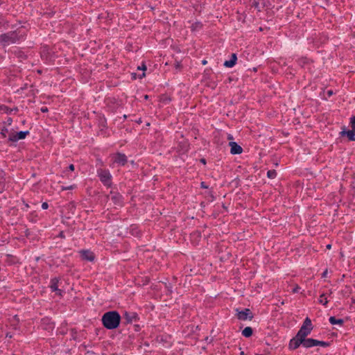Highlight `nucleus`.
Masks as SVG:
<instances>
[{
    "label": "nucleus",
    "instance_id": "1",
    "mask_svg": "<svg viewBox=\"0 0 355 355\" xmlns=\"http://www.w3.org/2000/svg\"><path fill=\"white\" fill-rule=\"evenodd\" d=\"M121 321V316L116 311H108L102 317L103 326L107 329H114L119 327Z\"/></svg>",
    "mask_w": 355,
    "mask_h": 355
},
{
    "label": "nucleus",
    "instance_id": "2",
    "mask_svg": "<svg viewBox=\"0 0 355 355\" xmlns=\"http://www.w3.org/2000/svg\"><path fill=\"white\" fill-rule=\"evenodd\" d=\"M24 39V35L20 31H11L0 35V44L8 46L17 43Z\"/></svg>",
    "mask_w": 355,
    "mask_h": 355
},
{
    "label": "nucleus",
    "instance_id": "3",
    "mask_svg": "<svg viewBox=\"0 0 355 355\" xmlns=\"http://www.w3.org/2000/svg\"><path fill=\"white\" fill-rule=\"evenodd\" d=\"M312 329L311 320L309 318H306L296 336L303 340L311 334Z\"/></svg>",
    "mask_w": 355,
    "mask_h": 355
},
{
    "label": "nucleus",
    "instance_id": "4",
    "mask_svg": "<svg viewBox=\"0 0 355 355\" xmlns=\"http://www.w3.org/2000/svg\"><path fill=\"white\" fill-rule=\"evenodd\" d=\"M98 175L101 180V181L103 183V184L106 187H110L112 182L111 178L112 175L109 171L101 169L98 171Z\"/></svg>",
    "mask_w": 355,
    "mask_h": 355
},
{
    "label": "nucleus",
    "instance_id": "5",
    "mask_svg": "<svg viewBox=\"0 0 355 355\" xmlns=\"http://www.w3.org/2000/svg\"><path fill=\"white\" fill-rule=\"evenodd\" d=\"M110 158L112 164H116L120 166H123L127 162V157L125 155L120 153L112 155Z\"/></svg>",
    "mask_w": 355,
    "mask_h": 355
},
{
    "label": "nucleus",
    "instance_id": "6",
    "mask_svg": "<svg viewBox=\"0 0 355 355\" xmlns=\"http://www.w3.org/2000/svg\"><path fill=\"white\" fill-rule=\"evenodd\" d=\"M29 131H20L18 132H12L9 135V140L11 141H17L24 139L29 135Z\"/></svg>",
    "mask_w": 355,
    "mask_h": 355
},
{
    "label": "nucleus",
    "instance_id": "7",
    "mask_svg": "<svg viewBox=\"0 0 355 355\" xmlns=\"http://www.w3.org/2000/svg\"><path fill=\"white\" fill-rule=\"evenodd\" d=\"M83 259L93 261L95 259L94 254L89 250H83L79 252Z\"/></svg>",
    "mask_w": 355,
    "mask_h": 355
},
{
    "label": "nucleus",
    "instance_id": "8",
    "mask_svg": "<svg viewBox=\"0 0 355 355\" xmlns=\"http://www.w3.org/2000/svg\"><path fill=\"white\" fill-rule=\"evenodd\" d=\"M237 317L239 320H246L247 319H252V315L249 309H245L244 310L238 312Z\"/></svg>",
    "mask_w": 355,
    "mask_h": 355
},
{
    "label": "nucleus",
    "instance_id": "9",
    "mask_svg": "<svg viewBox=\"0 0 355 355\" xmlns=\"http://www.w3.org/2000/svg\"><path fill=\"white\" fill-rule=\"evenodd\" d=\"M303 340L300 338H298L297 336H295L289 342V348L291 349H295L298 348L301 345H302Z\"/></svg>",
    "mask_w": 355,
    "mask_h": 355
},
{
    "label": "nucleus",
    "instance_id": "10",
    "mask_svg": "<svg viewBox=\"0 0 355 355\" xmlns=\"http://www.w3.org/2000/svg\"><path fill=\"white\" fill-rule=\"evenodd\" d=\"M59 279L56 277L51 279L50 288L52 291L56 292L58 295H62V291L58 288Z\"/></svg>",
    "mask_w": 355,
    "mask_h": 355
},
{
    "label": "nucleus",
    "instance_id": "11",
    "mask_svg": "<svg viewBox=\"0 0 355 355\" xmlns=\"http://www.w3.org/2000/svg\"><path fill=\"white\" fill-rule=\"evenodd\" d=\"M230 146L231 147L230 153L233 155L241 154L243 151L242 148L236 142H230Z\"/></svg>",
    "mask_w": 355,
    "mask_h": 355
},
{
    "label": "nucleus",
    "instance_id": "12",
    "mask_svg": "<svg viewBox=\"0 0 355 355\" xmlns=\"http://www.w3.org/2000/svg\"><path fill=\"white\" fill-rule=\"evenodd\" d=\"M340 135L342 136H347L349 141H355V130H343Z\"/></svg>",
    "mask_w": 355,
    "mask_h": 355
},
{
    "label": "nucleus",
    "instance_id": "13",
    "mask_svg": "<svg viewBox=\"0 0 355 355\" xmlns=\"http://www.w3.org/2000/svg\"><path fill=\"white\" fill-rule=\"evenodd\" d=\"M110 195V198L115 205H122V196L119 193L111 192Z\"/></svg>",
    "mask_w": 355,
    "mask_h": 355
},
{
    "label": "nucleus",
    "instance_id": "14",
    "mask_svg": "<svg viewBox=\"0 0 355 355\" xmlns=\"http://www.w3.org/2000/svg\"><path fill=\"white\" fill-rule=\"evenodd\" d=\"M316 340L313 338H304L302 346L305 348H310L315 346Z\"/></svg>",
    "mask_w": 355,
    "mask_h": 355
},
{
    "label": "nucleus",
    "instance_id": "15",
    "mask_svg": "<svg viewBox=\"0 0 355 355\" xmlns=\"http://www.w3.org/2000/svg\"><path fill=\"white\" fill-rule=\"evenodd\" d=\"M236 60H237V57H236V54L233 53L232 55L231 59L230 60H226L224 62V66H225L226 67H228V68H232L236 64Z\"/></svg>",
    "mask_w": 355,
    "mask_h": 355
},
{
    "label": "nucleus",
    "instance_id": "16",
    "mask_svg": "<svg viewBox=\"0 0 355 355\" xmlns=\"http://www.w3.org/2000/svg\"><path fill=\"white\" fill-rule=\"evenodd\" d=\"M329 320V322L333 325L338 324V325L342 326L344 322L343 319H337L334 316L330 317Z\"/></svg>",
    "mask_w": 355,
    "mask_h": 355
},
{
    "label": "nucleus",
    "instance_id": "17",
    "mask_svg": "<svg viewBox=\"0 0 355 355\" xmlns=\"http://www.w3.org/2000/svg\"><path fill=\"white\" fill-rule=\"evenodd\" d=\"M242 335L246 338H249L252 335V329L250 327L244 328L242 331Z\"/></svg>",
    "mask_w": 355,
    "mask_h": 355
},
{
    "label": "nucleus",
    "instance_id": "18",
    "mask_svg": "<svg viewBox=\"0 0 355 355\" xmlns=\"http://www.w3.org/2000/svg\"><path fill=\"white\" fill-rule=\"evenodd\" d=\"M318 302L320 304H321L324 306H327V304L328 303V300H327V297L326 296V295L324 293H322V295H320Z\"/></svg>",
    "mask_w": 355,
    "mask_h": 355
},
{
    "label": "nucleus",
    "instance_id": "19",
    "mask_svg": "<svg viewBox=\"0 0 355 355\" xmlns=\"http://www.w3.org/2000/svg\"><path fill=\"white\" fill-rule=\"evenodd\" d=\"M201 27H202V24L199 21H196L191 25V28L193 31H196L200 30L201 28Z\"/></svg>",
    "mask_w": 355,
    "mask_h": 355
},
{
    "label": "nucleus",
    "instance_id": "20",
    "mask_svg": "<svg viewBox=\"0 0 355 355\" xmlns=\"http://www.w3.org/2000/svg\"><path fill=\"white\" fill-rule=\"evenodd\" d=\"M267 175L269 178L273 179L277 176V173L275 170H270L268 171Z\"/></svg>",
    "mask_w": 355,
    "mask_h": 355
},
{
    "label": "nucleus",
    "instance_id": "21",
    "mask_svg": "<svg viewBox=\"0 0 355 355\" xmlns=\"http://www.w3.org/2000/svg\"><path fill=\"white\" fill-rule=\"evenodd\" d=\"M315 346H320L322 347H326L329 346V343L324 341H320L316 340Z\"/></svg>",
    "mask_w": 355,
    "mask_h": 355
},
{
    "label": "nucleus",
    "instance_id": "22",
    "mask_svg": "<svg viewBox=\"0 0 355 355\" xmlns=\"http://www.w3.org/2000/svg\"><path fill=\"white\" fill-rule=\"evenodd\" d=\"M349 124H350L352 129L355 130V116H352V117H350Z\"/></svg>",
    "mask_w": 355,
    "mask_h": 355
},
{
    "label": "nucleus",
    "instance_id": "23",
    "mask_svg": "<svg viewBox=\"0 0 355 355\" xmlns=\"http://www.w3.org/2000/svg\"><path fill=\"white\" fill-rule=\"evenodd\" d=\"M8 131V128H6V127H3V128H1V130L0 131V134L2 136L3 138H6V137Z\"/></svg>",
    "mask_w": 355,
    "mask_h": 355
},
{
    "label": "nucleus",
    "instance_id": "24",
    "mask_svg": "<svg viewBox=\"0 0 355 355\" xmlns=\"http://www.w3.org/2000/svg\"><path fill=\"white\" fill-rule=\"evenodd\" d=\"M76 187V186L75 184H72L69 187H62V191L71 190V189H75Z\"/></svg>",
    "mask_w": 355,
    "mask_h": 355
},
{
    "label": "nucleus",
    "instance_id": "25",
    "mask_svg": "<svg viewBox=\"0 0 355 355\" xmlns=\"http://www.w3.org/2000/svg\"><path fill=\"white\" fill-rule=\"evenodd\" d=\"M259 4H260V3L257 1L256 0H254L252 2L253 6H254L257 8H259Z\"/></svg>",
    "mask_w": 355,
    "mask_h": 355
},
{
    "label": "nucleus",
    "instance_id": "26",
    "mask_svg": "<svg viewBox=\"0 0 355 355\" xmlns=\"http://www.w3.org/2000/svg\"><path fill=\"white\" fill-rule=\"evenodd\" d=\"M48 207H49V205H48V203H47V202H43V203L42 204V208L43 209H48Z\"/></svg>",
    "mask_w": 355,
    "mask_h": 355
},
{
    "label": "nucleus",
    "instance_id": "27",
    "mask_svg": "<svg viewBox=\"0 0 355 355\" xmlns=\"http://www.w3.org/2000/svg\"><path fill=\"white\" fill-rule=\"evenodd\" d=\"M300 288L298 286H295V288H293V293H297L300 291Z\"/></svg>",
    "mask_w": 355,
    "mask_h": 355
},
{
    "label": "nucleus",
    "instance_id": "28",
    "mask_svg": "<svg viewBox=\"0 0 355 355\" xmlns=\"http://www.w3.org/2000/svg\"><path fill=\"white\" fill-rule=\"evenodd\" d=\"M139 70L145 71L146 69V67L145 64H142L141 67H138Z\"/></svg>",
    "mask_w": 355,
    "mask_h": 355
},
{
    "label": "nucleus",
    "instance_id": "29",
    "mask_svg": "<svg viewBox=\"0 0 355 355\" xmlns=\"http://www.w3.org/2000/svg\"><path fill=\"white\" fill-rule=\"evenodd\" d=\"M69 169L70 171H73L74 170V166H73V164H70V165L69 166Z\"/></svg>",
    "mask_w": 355,
    "mask_h": 355
},
{
    "label": "nucleus",
    "instance_id": "30",
    "mask_svg": "<svg viewBox=\"0 0 355 355\" xmlns=\"http://www.w3.org/2000/svg\"><path fill=\"white\" fill-rule=\"evenodd\" d=\"M144 76H145V73H144V72H143L141 75H139V78H144Z\"/></svg>",
    "mask_w": 355,
    "mask_h": 355
},
{
    "label": "nucleus",
    "instance_id": "31",
    "mask_svg": "<svg viewBox=\"0 0 355 355\" xmlns=\"http://www.w3.org/2000/svg\"><path fill=\"white\" fill-rule=\"evenodd\" d=\"M327 274V270H326L325 271L323 272L322 277H326Z\"/></svg>",
    "mask_w": 355,
    "mask_h": 355
},
{
    "label": "nucleus",
    "instance_id": "32",
    "mask_svg": "<svg viewBox=\"0 0 355 355\" xmlns=\"http://www.w3.org/2000/svg\"><path fill=\"white\" fill-rule=\"evenodd\" d=\"M41 110H42V112H46V111H47V108H46V107H42V108L41 109Z\"/></svg>",
    "mask_w": 355,
    "mask_h": 355
},
{
    "label": "nucleus",
    "instance_id": "33",
    "mask_svg": "<svg viewBox=\"0 0 355 355\" xmlns=\"http://www.w3.org/2000/svg\"><path fill=\"white\" fill-rule=\"evenodd\" d=\"M201 162H202L203 164H205V159H201Z\"/></svg>",
    "mask_w": 355,
    "mask_h": 355
},
{
    "label": "nucleus",
    "instance_id": "34",
    "mask_svg": "<svg viewBox=\"0 0 355 355\" xmlns=\"http://www.w3.org/2000/svg\"><path fill=\"white\" fill-rule=\"evenodd\" d=\"M327 248H329V249H330V248H331V245H327Z\"/></svg>",
    "mask_w": 355,
    "mask_h": 355
},
{
    "label": "nucleus",
    "instance_id": "35",
    "mask_svg": "<svg viewBox=\"0 0 355 355\" xmlns=\"http://www.w3.org/2000/svg\"><path fill=\"white\" fill-rule=\"evenodd\" d=\"M202 63H203L204 64H205L207 63V62H206L205 60H204V61H202Z\"/></svg>",
    "mask_w": 355,
    "mask_h": 355
},
{
    "label": "nucleus",
    "instance_id": "36",
    "mask_svg": "<svg viewBox=\"0 0 355 355\" xmlns=\"http://www.w3.org/2000/svg\"><path fill=\"white\" fill-rule=\"evenodd\" d=\"M329 93L330 95L332 94V92H331V91H329Z\"/></svg>",
    "mask_w": 355,
    "mask_h": 355
}]
</instances>
